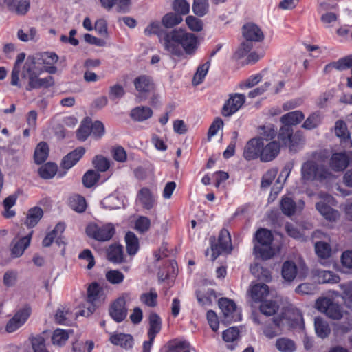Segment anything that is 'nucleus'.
Instances as JSON below:
<instances>
[{
	"mask_svg": "<svg viewBox=\"0 0 352 352\" xmlns=\"http://www.w3.org/2000/svg\"><path fill=\"white\" fill-rule=\"evenodd\" d=\"M160 42L166 52L176 57L193 55L199 45L197 37L182 29L164 31L160 35Z\"/></svg>",
	"mask_w": 352,
	"mask_h": 352,
	"instance_id": "obj_1",
	"label": "nucleus"
},
{
	"mask_svg": "<svg viewBox=\"0 0 352 352\" xmlns=\"http://www.w3.org/2000/svg\"><path fill=\"white\" fill-rule=\"evenodd\" d=\"M300 173V179L304 184L314 182L325 184L335 178L331 170L324 164L311 160L302 164Z\"/></svg>",
	"mask_w": 352,
	"mask_h": 352,
	"instance_id": "obj_2",
	"label": "nucleus"
},
{
	"mask_svg": "<svg viewBox=\"0 0 352 352\" xmlns=\"http://www.w3.org/2000/svg\"><path fill=\"white\" fill-rule=\"evenodd\" d=\"M36 58L33 56H28L22 70V78L28 79V85L26 87L27 91H32L35 89L48 88L54 85V78L51 76L45 78H39L35 71Z\"/></svg>",
	"mask_w": 352,
	"mask_h": 352,
	"instance_id": "obj_3",
	"label": "nucleus"
},
{
	"mask_svg": "<svg viewBox=\"0 0 352 352\" xmlns=\"http://www.w3.org/2000/svg\"><path fill=\"white\" fill-rule=\"evenodd\" d=\"M87 300L79 312L82 316L91 315L105 299L102 288L97 283H92L87 288Z\"/></svg>",
	"mask_w": 352,
	"mask_h": 352,
	"instance_id": "obj_4",
	"label": "nucleus"
},
{
	"mask_svg": "<svg viewBox=\"0 0 352 352\" xmlns=\"http://www.w3.org/2000/svg\"><path fill=\"white\" fill-rule=\"evenodd\" d=\"M256 243L254 248V252L256 257H260L263 260L271 258L274 251L271 245L273 240L272 234L270 231L261 228L255 234Z\"/></svg>",
	"mask_w": 352,
	"mask_h": 352,
	"instance_id": "obj_5",
	"label": "nucleus"
},
{
	"mask_svg": "<svg viewBox=\"0 0 352 352\" xmlns=\"http://www.w3.org/2000/svg\"><path fill=\"white\" fill-rule=\"evenodd\" d=\"M316 307L318 311L324 313L329 318L333 320L341 319L344 314L341 305L327 297L318 299Z\"/></svg>",
	"mask_w": 352,
	"mask_h": 352,
	"instance_id": "obj_6",
	"label": "nucleus"
},
{
	"mask_svg": "<svg viewBox=\"0 0 352 352\" xmlns=\"http://www.w3.org/2000/svg\"><path fill=\"white\" fill-rule=\"evenodd\" d=\"M219 307L223 314L222 323L228 324L241 320V313L237 310L236 305L233 300L221 298L219 300Z\"/></svg>",
	"mask_w": 352,
	"mask_h": 352,
	"instance_id": "obj_7",
	"label": "nucleus"
},
{
	"mask_svg": "<svg viewBox=\"0 0 352 352\" xmlns=\"http://www.w3.org/2000/svg\"><path fill=\"white\" fill-rule=\"evenodd\" d=\"M319 197L321 200L316 203V210L322 217L330 221L338 220L340 217V213L331 206L334 203L333 197L326 193L320 194Z\"/></svg>",
	"mask_w": 352,
	"mask_h": 352,
	"instance_id": "obj_8",
	"label": "nucleus"
},
{
	"mask_svg": "<svg viewBox=\"0 0 352 352\" xmlns=\"http://www.w3.org/2000/svg\"><path fill=\"white\" fill-rule=\"evenodd\" d=\"M307 274V268L304 263H300L299 266H297L294 261H287L282 265L281 275L286 282L291 283L297 276L300 278H304Z\"/></svg>",
	"mask_w": 352,
	"mask_h": 352,
	"instance_id": "obj_9",
	"label": "nucleus"
},
{
	"mask_svg": "<svg viewBox=\"0 0 352 352\" xmlns=\"http://www.w3.org/2000/svg\"><path fill=\"white\" fill-rule=\"evenodd\" d=\"M278 138L283 144L288 146L291 150L298 145L303 139L300 131H296L294 133L293 128L289 125H283L280 129Z\"/></svg>",
	"mask_w": 352,
	"mask_h": 352,
	"instance_id": "obj_10",
	"label": "nucleus"
},
{
	"mask_svg": "<svg viewBox=\"0 0 352 352\" xmlns=\"http://www.w3.org/2000/svg\"><path fill=\"white\" fill-rule=\"evenodd\" d=\"M87 234L97 241H106L110 240L114 233L115 229L111 224L98 226L96 224H89L86 228Z\"/></svg>",
	"mask_w": 352,
	"mask_h": 352,
	"instance_id": "obj_11",
	"label": "nucleus"
},
{
	"mask_svg": "<svg viewBox=\"0 0 352 352\" xmlns=\"http://www.w3.org/2000/svg\"><path fill=\"white\" fill-rule=\"evenodd\" d=\"M329 165L335 172L344 171L349 165L352 166V151L333 153L329 160Z\"/></svg>",
	"mask_w": 352,
	"mask_h": 352,
	"instance_id": "obj_12",
	"label": "nucleus"
},
{
	"mask_svg": "<svg viewBox=\"0 0 352 352\" xmlns=\"http://www.w3.org/2000/svg\"><path fill=\"white\" fill-rule=\"evenodd\" d=\"M212 260H215L223 252H230L232 250L231 238L229 232L223 229L221 230L218 239V243L212 245Z\"/></svg>",
	"mask_w": 352,
	"mask_h": 352,
	"instance_id": "obj_13",
	"label": "nucleus"
},
{
	"mask_svg": "<svg viewBox=\"0 0 352 352\" xmlns=\"http://www.w3.org/2000/svg\"><path fill=\"white\" fill-rule=\"evenodd\" d=\"M30 314V307L28 305L23 307L8 321L6 325V331L9 333L15 331L25 322Z\"/></svg>",
	"mask_w": 352,
	"mask_h": 352,
	"instance_id": "obj_14",
	"label": "nucleus"
},
{
	"mask_svg": "<svg viewBox=\"0 0 352 352\" xmlns=\"http://www.w3.org/2000/svg\"><path fill=\"white\" fill-rule=\"evenodd\" d=\"M245 101V95L241 94H231L222 108V115L227 117L232 116L243 106Z\"/></svg>",
	"mask_w": 352,
	"mask_h": 352,
	"instance_id": "obj_15",
	"label": "nucleus"
},
{
	"mask_svg": "<svg viewBox=\"0 0 352 352\" xmlns=\"http://www.w3.org/2000/svg\"><path fill=\"white\" fill-rule=\"evenodd\" d=\"M263 141L261 138H252L245 144L243 150V157L247 160L261 158Z\"/></svg>",
	"mask_w": 352,
	"mask_h": 352,
	"instance_id": "obj_16",
	"label": "nucleus"
},
{
	"mask_svg": "<svg viewBox=\"0 0 352 352\" xmlns=\"http://www.w3.org/2000/svg\"><path fill=\"white\" fill-rule=\"evenodd\" d=\"M280 151V145L276 141H272L267 144L262 143L261 160L267 162L274 160Z\"/></svg>",
	"mask_w": 352,
	"mask_h": 352,
	"instance_id": "obj_17",
	"label": "nucleus"
},
{
	"mask_svg": "<svg viewBox=\"0 0 352 352\" xmlns=\"http://www.w3.org/2000/svg\"><path fill=\"white\" fill-rule=\"evenodd\" d=\"M136 201L143 208L151 210L155 204V196L151 189L144 187L138 192Z\"/></svg>",
	"mask_w": 352,
	"mask_h": 352,
	"instance_id": "obj_18",
	"label": "nucleus"
},
{
	"mask_svg": "<svg viewBox=\"0 0 352 352\" xmlns=\"http://www.w3.org/2000/svg\"><path fill=\"white\" fill-rule=\"evenodd\" d=\"M125 305V299L124 298H118L111 306L109 314L115 321L120 322L126 318L127 309Z\"/></svg>",
	"mask_w": 352,
	"mask_h": 352,
	"instance_id": "obj_19",
	"label": "nucleus"
},
{
	"mask_svg": "<svg viewBox=\"0 0 352 352\" xmlns=\"http://www.w3.org/2000/svg\"><path fill=\"white\" fill-rule=\"evenodd\" d=\"M243 36L250 42H261L264 39V34L256 24L249 23L243 26Z\"/></svg>",
	"mask_w": 352,
	"mask_h": 352,
	"instance_id": "obj_20",
	"label": "nucleus"
},
{
	"mask_svg": "<svg viewBox=\"0 0 352 352\" xmlns=\"http://www.w3.org/2000/svg\"><path fill=\"white\" fill-rule=\"evenodd\" d=\"M33 231L20 239H14L10 244L11 254L13 258H18L22 256L25 250L30 245Z\"/></svg>",
	"mask_w": 352,
	"mask_h": 352,
	"instance_id": "obj_21",
	"label": "nucleus"
},
{
	"mask_svg": "<svg viewBox=\"0 0 352 352\" xmlns=\"http://www.w3.org/2000/svg\"><path fill=\"white\" fill-rule=\"evenodd\" d=\"M335 133L340 139V143L344 148L352 147V141L347 130L346 123L342 120H338L335 124Z\"/></svg>",
	"mask_w": 352,
	"mask_h": 352,
	"instance_id": "obj_22",
	"label": "nucleus"
},
{
	"mask_svg": "<svg viewBox=\"0 0 352 352\" xmlns=\"http://www.w3.org/2000/svg\"><path fill=\"white\" fill-rule=\"evenodd\" d=\"M134 86L139 94H147L154 89V83L151 78L146 75H141L135 78Z\"/></svg>",
	"mask_w": 352,
	"mask_h": 352,
	"instance_id": "obj_23",
	"label": "nucleus"
},
{
	"mask_svg": "<svg viewBox=\"0 0 352 352\" xmlns=\"http://www.w3.org/2000/svg\"><path fill=\"white\" fill-rule=\"evenodd\" d=\"M43 216V210L38 206H34L30 208L24 221V225L29 228L35 227Z\"/></svg>",
	"mask_w": 352,
	"mask_h": 352,
	"instance_id": "obj_24",
	"label": "nucleus"
},
{
	"mask_svg": "<svg viewBox=\"0 0 352 352\" xmlns=\"http://www.w3.org/2000/svg\"><path fill=\"white\" fill-rule=\"evenodd\" d=\"M5 3L10 10L18 15H25L30 7V0H5Z\"/></svg>",
	"mask_w": 352,
	"mask_h": 352,
	"instance_id": "obj_25",
	"label": "nucleus"
},
{
	"mask_svg": "<svg viewBox=\"0 0 352 352\" xmlns=\"http://www.w3.org/2000/svg\"><path fill=\"white\" fill-rule=\"evenodd\" d=\"M85 153V148L78 147L64 157L62 161V166L65 169L71 168L79 161Z\"/></svg>",
	"mask_w": 352,
	"mask_h": 352,
	"instance_id": "obj_26",
	"label": "nucleus"
},
{
	"mask_svg": "<svg viewBox=\"0 0 352 352\" xmlns=\"http://www.w3.org/2000/svg\"><path fill=\"white\" fill-rule=\"evenodd\" d=\"M314 274L319 283H336L340 280L339 276L331 271L317 269Z\"/></svg>",
	"mask_w": 352,
	"mask_h": 352,
	"instance_id": "obj_27",
	"label": "nucleus"
},
{
	"mask_svg": "<svg viewBox=\"0 0 352 352\" xmlns=\"http://www.w3.org/2000/svg\"><path fill=\"white\" fill-rule=\"evenodd\" d=\"M109 340L112 344L120 346L126 349L132 348L133 344V337L129 334H113L111 336Z\"/></svg>",
	"mask_w": 352,
	"mask_h": 352,
	"instance_id": "obj_28",
	"label": "nucleus"
},
{
	"mask_svg": "<svg viewBox=\"0 0 352 352\" xmlns=\"http://www.w3.org/2000/svg\"><path fill=\"white\" fill-rule=\"evenodd\" d=\"M250 296L255 302H262L269 294V287L264 283H257L250 289Z\"/></svg>",
	"mask_w": 352,
	"mask_h": 352,
	"instance_id": "obj_29",
	"label": "nucleus"
},
{
	"mask_svg": "<svg viewBox=\"0 0 352 352\" xmlns=\"http://www.w3.org/2000/svg\"><path fill=\"white\" fill-rule=\"evenodd\" d=\"M130 116L135 121L143 122L153 116V111L148 107H138L131 110Z\"/></svg>",
	"mask_w": 352,
	"mask_h": 352,
	"instance_id": "obj_30",
	"label": "nucleus"
},
{
	"mask_svg": "<svg viewBox=\"0 0 352 352\" xmlns=\"http://www.w3.org/2000/svg\"><path fill=\"white\" fill-rule=\"evenodd\" d=\"M107 256L109 261L120 263L124 261L123 250L120 245H111L107 251Z\"/></svg>",
	"mask_w": 352,
	"mask_h": 352,
	"instance_id": "obj_31",
	"label": "nucleus"
},
{
	"mask_svg": "<svg viewBox=\"0 0 352 352\" xmlns=\"http://www.w3.org/2000/svg\"><path fill=\"white\" fill-rule=\"evenodd\" d=\"M304 119L303 113L300 111L289 112L280 118V122L283 125L289 126L297 125Z\"/></svg>",
	"mask_w": 352,
	"mask_h": 352,
	"instance_id": "obj_32",
	"label": "nucleus"
},
{
	"mask_svg": "<svg viewBox=\"0 0 352 352\" xmlns=\"http://www.w3.org/2000/svg\"><path fill=\"white\" fill-rule=\"evenodd\" d=\"M162 321L160 316L155 313H151L149 316V329L148 336L151 340L155 339L156 335L160 331Z\"/></svg>",
	"mask_w": 352,
	"mask_h": 352,
	"instance_id": "obj_33",
	"label": "nucleus"
},
{
	"mask_svg": "<svg viewBox=\"0 0 352 352\" xmlns=\"http://www.w3.org/2000/svg\"><path fill=\"white\" fill-rule=\"evenodd\" d=\"M70 331L62 329H56L52 335V343L54 346H62L69 338Z\"/></svg>",
	"mask_w": 352,
	"mask_h": 352,
	"instance_id": "obj_34",
	"label": "nucleus"
},
{
	"mask_svg": "<svg viewBox=\"0 0 352 352\" xmlns=\"http://www.w3.org/2000/svg\"><path fill=\"white\" fill-rule=\"evenodd\" d=\"M275 346L280 352H295L297 348L294 340L285 337L277 339Z\"/></svg>",
	"mask_w": 352,
	"mask_h": 352,
	"instance_id": "obj_35",
	"label": "nucleus"
},
{
	"mask_svg": "<svg viewBox=\"0 0 352 352\" xmlns=\"http://www.w3.org/2000/svg\"><path fill=\"white\" fill-rule=\"evenodd\" d=\"M339 287L342 290L340 297L343 300L344 305L352 309V282L340 284Z\"/></svg>",
	"mask_w": 352,
	"mask_h": 352,
	"instance_id": "obj_36",
	"label": "nucleus"
},
{
	"mask_svg": "<svg viewBox=\"0 0 352 352\" xmlns=\"http://www.w3.org/2000/svg\"><path fill=\"white\" fill-rule=\"evenodd\" d=\"M25 58V54L22 52L17 55L14 66L11 73V85L13 86L21 87L19 83V72H20V64L22 63Z\"/></svg>",
	"mask_w": 352,
	"mask_h": 352,
	"instance_id": "obj_37",
	"label": "nucleus"
},
{
	"mask_svg": "<svg viewBox=\"0 0 352 352\" xmlns=\"http://www.w3.org/2000/svg\"><path fill=\"white\" fill-rule=\"evenodd\" d=\"M73 318L72 312L67 307H58L54 316L55 321L58 324H67Z\"/></svg>",
	"mask_w": 352,
	"mask_h": 352,
	"instance_id": "obj_38",
	"label": "nucleus"
},
{
	"mask_svg": "<svg viewBox=\"0 0 352 352\" xmlns=\"http://www.w3.org/2000/svg\"><path fill=\"white\" fill-rule=\"evenodd\" d=\"M316 333L321 338L329 336L331 329L327 321L320 317H316L314 320Z\"/></svg>",
	"mask_w": 352,
	"mask_h": 352,
	"instance_id": "obj_39",
	"label": "nucleus"
},
{
	"mask_svg": "<svg viewBox=\"0 0 352 352\" xmlns=\"http://www.w3.org/2000/svg\"><path fill=\"white\" fill-rule=\"evenodd\" d=\"M126 251L129 254L134 255L139 249L138 238L132 232H128L125 236Z\"/></svg>",
	"mask_w": 352,
	"mask_h": 352,
	"instance_id": "obj_40",
	"label": "nucleus"
},
{
	"mask_svg": "<svg viewBox=\"0 0 352 352\" xmlns=\"http://www.w3.org/2000/svg\"><path fill=\"white\" fill-rule=\"evenodd\" d=\"M65 229V226L63 223H58L54 229L48 233L43 240L42 244L44 247H49L51 245L54 240L60 236Z\"/></svg>",
	"mask_w": 352,
	"mask_h": 352,
	"instance_id": "obj_41",
	"label": "nucleus"
},
{
	"mask_svg": "<svg viewBox=\"0 0 352 352\" xmlns=\"http://www.w3.org/2000/svg\"><path fill=\"white\" fill-rule=\"evenodd\" d=\"M157 293L154 288L150 289L149 292L143 293L140 295V301L150 307H155L157 304Z\"/></svg>",
	"mask_w": 352,
	"mask_h": 352,
	"instance_id": "obj_42",
	"label": "nucleus"
},
{
	"mask_svg": "<svg viewBox=\"0 0 352 352\" xmlns=\"http://www.w3.org/2000/svg\"><path fill=\"white\" fill-rule=\"evenodd\" d=\"M49 154L48 146L45 142H40L34 151V160L36 164H41L44 162Z\"/></svg>",
	"mask_w": 352,
	"mask_h": 352,
	"instance_id": "obj_43",
	"label": "nucleus"
},
{
	"mask_svg": "<svg viewBox=\"0 0 352 352\" xmlns=\"http://www.w3.org/2000/svg\"><path fill=\"white\" fill-rule=\"evenodd\" d=\"M57 166L54 163H47L38 169L40 177L44 179H52L56 173Z\"/></svg>",
	"mask_w": 352,
	"mask_h": 352,
	"instance_id": "obj_44",
	"label": "nucleus"
},
{
	"mask_svg": "<svg viewBox=\"0 0 352 352\" xmlns=\"http://www.w3.org/2000/svg\"><path fill=\"white\" fill-rule=\"evenodd\" d=\"M91 134V118H86L81 123L77 131V138L80 141H85Z\"/></svg>",
	"mask_w": 352,
	"mask_h": 352,
	"instance_id": "obj_45",
	"label": "nucleus"
},
{
	"mask_svg": "<svg viewBox=\"0 0 352 352\" xmlns=\"http://www.w3.org/2000/svg\"><path fill=\"white\" fill-rule=\"evenodd\" d=\"M33 352H50L45 346V338L41 335L30 338Z\"/></svg>",
	"mask_w": 352,
	"mask_h": 352,
	"instance_id": "obj_46",
	"label": "nucleus"
},
{
	"mask_svg": "<svg viewBox=\"0 0 352 352\" xmlns=\"http://www.w3.org/2000/svg\"><path fill=\"white\" fill-rule=\"evenodd\" d=\"M260 138L263 142L264 140L269 141L273 140L276 135V129L272 124L262 126L258 128Z\"/></svg>",
	"mask_w": 352,
	"mask_h": 352,
	"instance_id": "obj_47",
	"label": "nucleus"
},
{
	"mask_svg": "<svg viewBox=\"0 0 352 352\" xmlns=\"http://www.w3.org/2000/svg\"><path fill=\"white\" fill-rule=\"evenodd\" d=\"M279 306L274 300L262 301L260 305L261 312L265 316H272L278 309Z\"/></svg>",
	"mask_w": 352,
	"mask_h": 352,
	"instance_id": "obj_48",
	"label": "nucleus"
},
{
	"mask_svg": "<svg viewBox=\"0 0 352 352\" xmlns=\"http://www.w3.org/2000/svg\"><path fill=\"white\" fill-rule=\"evenodd\" d=\"M209 67V62H206L204 64L198 67L197 72L195 74L192 79L193 85L197 86L203 82L204 78H205L206 75L208 73Z\"/></svg>",
	"mask_w": 352,
	"mask_h": 352,
	"instance_id": "obj_49",
	"label": "nucleus"
},
{
	"mask_svg": "<svg viewBox=\"0 0 352 352\" xmlns=\"http://www.w3.org/2000/svg\"><path fill=\"white\" fill-rule=\"evenodd\" d=\"M69 206L76 212H82L86 209V201L82 196L75 195L69 199Z\"/></svg>",
	"mask_w": 352,
	"mask_h": 352,
	"instance_id": "obj_50",
	"label": "nucleus"
},
{
	"mask_svg": "<svg viewBox=\"0 0 352 352\" xmlns=\"http://www.w3.org/2000/svg\"><path fill=\"white\" fill-rule=\"evenodd\" d=\"M182 21V17L176 13H168L162 18V23L166 28H173Z\"/></svg>",
	"mask_w": 352,
	"mask_h": 352,
	"instance_id": "obj_51",
	"label": "nucleus"
},
{
	"mask_svg": "<svg viewBox=\"0 0 352 352\" xmlns=\"http://www.w3.org/2000/svg\"><path fill=\"white\" fill-rule=\"evenodd\" d=\"M92 163L95 168L99 172H105L110 166L109 160L102 155H96L94 158Z\"/></svg>",
	"mask_w": 352,
	"mask_h": 352,
	"instance_id": "obj_52",
	"label": "nucleus"
},
{
	"mask_svg": "<svg viewBox=\"0 0 352 352\" xmlns=\"http://www.w3.org/2000/svg\"><path fill=\"white\" fill-rule=\"evenodd\" d=\"M192 10L199 16H204L208 10V0H194Z\"/></svg>",
	"mask_w": 352,
	"mask_h": 352,
	"instance_id": "obj_53",
	"label": "nucleus"
},
{
	"mask_svg": "<svg viewBox=\"0 0 352 352\" xmlns=\"http://www.w3.org/2000/svg\"><path fill=\"white\" fill-rule=\"evenodd\" d=\"M280 205L282 211L285 214L290 216L295 212L296 204L291 198L287 197H283Z\"/></svg>",
	"mask_w": 352,
	"mask_h": 352,
	"instance_id": "obj_54",
	"label": "nucleus"
},
{
	"mask_svg": "<svg viewBox=\"0 0 352 352\" xmlns=\"http://www.w3.org/2000/svg\"><path fill=\"white\" fill-rule=\"evenodd\" d=\"M100 175L95 170H88L83 176L82 182L87 188L92 187L99 179Z\"/></svg>",
	"mask_w": 352,
	"mask_h": 352,
	"instance_id": "obj_55",
	"label": "nucleus"
},
{
	"mask_svg": "<svg viewBox=\"0 0 352 352\" xmlns=\"http://www.w3.org/2000/svg\"><path fill=\"white\" fill-rule=\"evenodd\" d=\"M104 133V126L102 122L97 120L92 123L91 120V134L95 139H100Z\"/></svg>",
	"mask_w": 352,
	"mask_h": 352,
	"instance_id": "obj_56",
	"label": "nucleus"
},
{
	"mask_svg": "<svg viewBox=\"0 0 352 352\" xmlns=\"http://www.w3.org/2000/svg\"><path fill=\"white\" fill-rule=\"evenodd\" d=\"M315 250L320 258H328L331 255V248L327 243L319 241L315 244Z\"/></svg>",
	"mask_w": 352,
	"mask_h": 352,
	"instance_id": "obj_57",
	"label": "nucleus"
},
{
	"mask_svg": "<svg viewBox=\"0 0 352 352\" xmlns=\"http://www.w3.org/2000/svg\"><path fill=\"white\" fill-rule=\"evenodd\" d=\"M151 226L150 219L144 216H140L137 219L135 223V228L141 233H144L148 230Z\"/></svg>",
	"mask_w": 352,
	"mask_h": 352,
	"instance_id": "obj_58",
	"label": "nucleus"
},
{
	"mask_svg": "<svg viewBox=\"0 0 352 352\" xmlns=\"http://www.w3.org/2000/svg\"><path fill=\"white\" fill-rule=\"evenodd\" d=\"M125 91L124 87L119 85L116 84L109 87V96L111 100L120 99L124 96Z\"/></svg>",
	"mask_w": 352,
	"mask_h": 352,
	"instance_id": "obj_59",
	"label": "nucleus"
},
{
	"mask_svg": "<svg viewBox=\"0 0 352 352\" xmlns=\"http://www.w3.org/2000/svg\"><path fill=\"white\" fill-rule=\"evenodd\" d=\"M320 123V115L318 113H313L306 119L302 124V127L307 130H311L317 127Z\"/></svg>",
	"mask_w": 352,
	"mask_h": 352,
	"instance_id": "obj_60",
	"label": "nucleus"
},
{
	"mask_svg": "<svg viewBox=\"0 0 352 352\" xmlns=\"http://www.w3.org/2000/svg\"><path fill=\"white\" fill-rule=\"evenodd\" d=\"M106 278L112 284H119L124 280V274L118 270H110L107 272Z\"/></svg>",
	"mask_w": 352,
	"mask_h": 352,
	"instance_id": "obj_61",
	"label": "nucleus"
},
{
	"mask_svg": "<svg viewBox=\"0 0 352 352\" xmlns=\"http://www.w3.org/2000/svg\"><path fill=\"white\" fill-rule=\"evenodd\" d=\"M164 32L162 31L160 23L157 21H153L144 29V34L151 36L156 34L160 38Z\"/></svg>",
	"mask_w": 352,
	"mask_h": 352,
	"instance_id": "obj_62",
	"label": "nucleus"
},
{
	"mask_svg": "<svg viewBox=\"0 0 352 352\" xmlns=\"http://www.w3.org/2000/svg\"><path fill=\"white\" fill-rule=\"evenodd\" d=\"M239 335V331L237 327H230L227 330L223 332V339L225 342H234L237 339Z\"/></svg>",
	"mask_w": 352,
	"mask_h": 352,
	"instance_id": "obj_63",
	"label": "nucleus"
},
{
	"mask_svg": "<svg viewBox=\"0 0 352 352\" xmlns=\"http://www.w3.org/2000/svg\"><path fill=\"white\" fill-rule=\"evenodd\" d=\"M186 22L188 28L192 31L199 32L201 31L203 28L201 21L195 16H187L186 19Z\"/></svg>",
	"mask_w": 352,
	"mask_h": 352,
	"instance_id": "obj_64",
	"label": "nucleus"
}]
</instances>
